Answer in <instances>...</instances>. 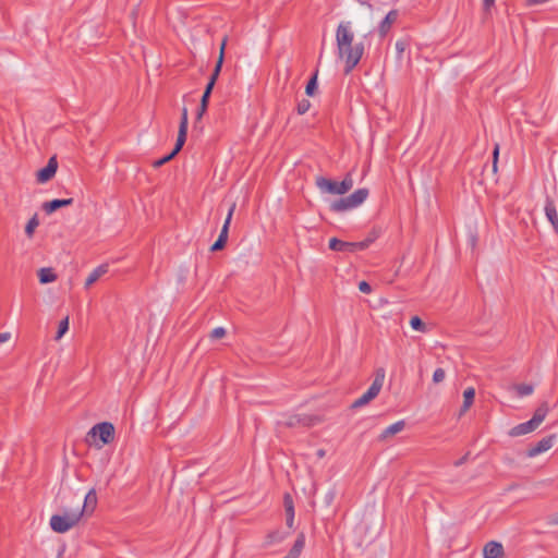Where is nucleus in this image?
I'll return each instance as SVG.
<instances>
[{
    "mask_svg": "<svg viewBox=\"0 0 558 558\" xmlns=\"http://www.w3.org/2000/svg\"><path fill=\"white\" fill-rule=\"evenodd\" d=\"M354 34L351 31L350 22H341L336 31V43L338 56L345 62L344 73L349 74L360 62L364 53V45H353Z\"/></svg>",
    "mask_w": 558,
    "mask_h": 558,
    "instance_id": "obj_1",
    "label": "nucleus"
},
{
    "mask_svg": "<svg viewBox=\"0 0 558 558\" xmlns=\"http://www.w3.org/2000/svg\"><path fill=\"white\" fill-rule=\"evenodd\" d=\"M187 124H189L187 108L183 107L182 112H181V119H180V125H179V132H178L175 145H174L173 149L168 155H166L162 158L157 159L153 162L154 168H159V167L163 166L165 163L172 160L179 154V151L182 149V147L186 141Z\"/></svg>",
    "mask_w": 558,
    "mask_h": 558,
    "instance_id": "obj_2",
    "label": "nucleus"
},
{
    "mask_svg": "<svg viewBox=\"0 0 558 558\" xmlns=\"http://www.w3.org/2000/svg\"><path fill=\"white\" fill-rule=\"evenodd\" d=\"M369 194L368 189L362 187L354 191L352 194H350L347 197H341L338 199H335L330 203V210L333 213H343L347 210H351L353 208L359 207L361 204L365 202Z\"/></svg>",
    "mask_w": 558,
    "mask_h": 558,
    "instance_id": "obj_3",
    "label": "nucleus"
},
{
    "mask_svg": "<svg viewBox=\"0 0 558 558\" xmlns=\"http://www.w3.org/2000/svg\"><path fill=\"white\" fill-rule=\"evenodd\" d=\"M369 194L368 189L362 187L354 191L352 194H350L347 197H341L338 199H335L330 203V210L333 213H343L347 210H351L353 208L359 207L361 204L365 202Z\"/></svg>",
    "mask_w": 558,
    "mask_h": 558,
    "instance_id": "obj_4",
    "label": "nucleus"
},
{
    "mask_svg": "<svg viewBox=\"0 0 558 558\" xmlns=\"http://www.w3.org/2000/svg\"><path fill=\"white\" fill-rule=\"evenodd\" d=\"M353 178L350 172L344 175L341 182H337L325 177L316 178V186L322 192L332 195H343L348 193L353 187Z\"/></svg>",
    "mask_w": 558,
    "mask_h": 558,
    "instance_id": "obj_5",
    "label": "nucleus"
},
{
    "mask_svg": "<svg viewBox=\"0 0 558 558\" xmlns=\"http://www.w3.org/2000/svg\"><path fill=\"white\" fill-rule=\"evenodd\" d=\"M82 519V512L65 508L62 514H53L50 518V526L57 533H65L74 527Z\"/></svg>",
    "mask_w": 558,
    "mask_h": 558,
    "instance_id": "obj_6",
    "label": "nucleus"
},
{
    "mask_svg": "<svg viewBox=\"0 0 558 558\" xmlns=\"http://www.w3.org/2000/svg\"><path fill=\"white\" fill-rule=\"evenodd\" d=\"M385 375H386L385 369L378 368L375 373V378H374L372 385L369 386V388L351 404V408L357 409V408L366 405L372 400H374L379 395V392L383 388Z\"/></svg>",
    "mask_w": 558,
    "mask_h": 558,
    "instance_id": "obj_7",
    "label": "nucleus"
},
{
    "mask_svg": "<svg viewBox=\"0 0 558 558\" xmlns=\"http://www.w3.org/2000/svg\"><path fill=\"white\" fill-rule=\"evenodd\" d=\"M114 426L110 422H101L96 425H94L90 430L87 433L88 437L95 438L99 437L101 445L99 447H102L105 445L111 444L114 439Z\"/></svg>",
    "mask_w": 558,
    "mask_h": 558,
    "instance_id": "obj_8",
    "label": "nucleus"
},
{
    "mask_svg": "<svg viewBox=\"0 0 558 558\" xmlns=\"http://www.w3.org/2000/svg\"><path fill=\"white\" fill-rule=\"evenodd\" d=\"M234 210H235V203H232L228 210V215H227L225 223L221 228L220 234H219L218 239L215 241V243L210 246L211 252H218V251H221L225 248L227 241H228L229 228H230V223H231V219H232Z\"/></svg>",
    "mask_w": 558,
    "mask_h": 558,
    "instance_id": "obj_9",
    "label": "nucleus"
},
{
    "mask_svg": "<svg viewBox=\"0 0 558 558\" xmlns=\"http://www.w3.org/2000/svg\"><path fill=\"white\" fill-rule=\"evenodd\" d=\"M234 210H235V203H232L228 210V215H227L225 223L221 228L220 234H219L218 239L215 241V243L210 246L211 252H218V251H221L225 248L227 241H228L229 228H230V223H231V219H232Z\"/></svg>",
    "mask_w": 558,
    "mask_h": 558,
    "instance_id": "obj_10",
    "label": "nucleus"
},
{
    "mask_svg": "<svg viewBox=\"0 0 558 558\" xmlns=\"http://www.w3.org/2000/svg\"><path fill=\"white\" fill-rule=\"evenodd\" d=\"M234 210H235V203H232L228 210V215H227L225 223L221 228L220 234H219L218 239L215 241V243L210 246L211 252H218V251H221L225 248L227 241H228L229 228H230V223H231V219H232Z\"/></svg>",
    "mask_w": 558,
    "mask_h": 558,
    "instance_id": "obj_11",
    "label": "nucleus"
},
{
    "mask_svg": "<svg viewBox=\"0 0 558 558\" xmlns=\"http://www.w3.org/2000/svg\"><path fill=\"white\" fill-rule=\"evenodd\" d=\"M234 210H235V203H232L228 210V215H227L225 223L221 228L220 234H219L218 239L215 241V243L210 246L211 252H218V251H221L225 248L227 241H228L229 228H230V223H231V219H232Z\"/></svg>",
    "mask_w": 558,
    "mask_h": 558,
    "instance_id": "obj_12",
    "label": "nucleus"
},
{
    "mask_svg": "<svg viewBox=\"0 0 558 558\" xmlns=\"http://www.w3.org/2000/svg\"><path fill=\"white\" fill-rule=\"evenodd\" d=\"M97 507V494L95 488L88 490L85 495L83 504L81 500H77V505L74 508L77 512H82V518L84 515H90Z\"/></svg>",
    "mask_w": 558,
    "mask_h": 558,
    "instance_id": "obj_13",
    "label": "nucleus"
},
{
    "mask_svg": "<svg viewBox=\"0 0 558 558\" xmlns=\"http://www.w3.org/2000/svg\"><path fill=\"white\" fill-rule=\"evenodd\" d=\"M58 169V161L56 156H52L49 158L47 165L37 171L36 173V180L38 183H46L49 180H51Z\"/></svg>",
    "mask_w": 558,
    "mask_h": 558,
    "instance_id": "obj_14",
    "label": "nucleus"
},
{
    "mask_svg": "<svg viewBox=\"0 0 558 558\" xmlns=\"http://www.w3.org/2000/svg\"><path fill=\"white\" fill-rule=\"evenodd\" d=\"M319 422V418L317 416L308 415V414H295L291 415L288 421L287 425L289 427H295V426H314L316 423Z\"/></svg>",
    "mask_w": 558,
    "mask_h": 558,
    "instance_id": "obj_15",
    "label": "nucleus"
},
{
    "mask_svg": "<svg viewBox=\"0 0 558 558\" xmlns=\"http://www.w3.org/2000/svg\"><path fill=\"white\" fill-rule=\"evenodd\" d=\"M555 438V435L542 438L536 445L529 448L526 452L527 457L533 458L549 450L554 446Z\"/></svg>",
    "mask_w": 558,
    "mask_h": 558,
    "instance_id": "obj_16",
    "label": "nucleus"
},
{
    "mask_svg": "<svg viewBox=\"0 0 558 558\" xmlns=\"http://www.w3.org/2000/svg\"><path fill=\"white\" fill-rule=\"evenodd\" d=\"M544 210L548 221L551 223L555 231L558 232L557 208L555 202L549 196H546Z\"/></svg>",
    "mask_w": 558,
    "mask_h": 558,
    "instance_id": "obj_17",
    "label": "nucleus"
},
{
    "mask_svg": "<svg viewBox=\"0 0 558 558\" xmlns=\"http://www.w3.org/2000/svg\"><path fill=\"white\" fill-rule=\"evenodd\" d=\"M484 558H504V547L499 542L490 541L483 549Z\"/></svg>",
    "mask_w": 558,
    "mask_h": 558,
    "instance_id": "obj_18",
    "label": "nucleus"
},
{
    "mask_svg": "<svg viewBox=\"0 0 558 558\" xmlns=\"http://www.w3.org/2000/svg\"><path fill=\"white\" fill-rule=\"evenodd\" d=\"M73 202H74L73 198H62V199L56 198V199H52V201H49V202H45L43 204V210L47 215H50V214H52L53 211L58 210L61 207H66V206L72 205Z\"/></svg>",
    "mask_w": 558,
    "mask_h": 558,
    "instance_id": "obj_19",
    "label": "nucleus"
},
{
    "mask_svg": "<svg viewBox=\"0 0 558 558\" xmlns=\"http://www.w3.org/2000/svg\"><path fill=\"white\" fill-rule=\"evenodd\" d=\"M398 16L399 13L397 10H391L387 13L378 27L380 37H385L389 33L391 25L397 21Z\"/></svg>",
    "mask_w": 558,
    "mask_h": 558,
    "instance_id": "obj_20",
    "label": "nucleus"
},
{
    "mask_svg": "<svg viewBox=\"0 0 558 558\" xmlns=\"http://www.w3.org/2000/svg\"><path fill=\"white\" fill-rule=\"evenodd\" d=\"M537 428L536 424L529 420L527 422L515 425L509 430V436L519 437L534 432Z\"/></svg>",
    "mask_w": 558,
    "mask_h": 558,
    "instance_id": "obj_21",
    "label": "nucleus"
},
{
    "mask_svg": "<svg viewBox=\"0 0 558 558\" xmlns=\"http://www.w3.org/2000/svg\"><path fill=\"white\" fill-rule=\"evenodd\" d=\"M404 427H405V422L403 420L398 421V422L391 424L390 426L386 427L379 435L378 440L385 441V440L393 437L398 433L402 432L404 429Z\"/></svg>",
    "mask_w": 558,
    "mask_h": 558,
    "instance_id": "obj_22",
    "label": "nucleus"
},
{
    "mask_svg": "<svg viewBox=\"0 0 558 558\" xmlns=\"http://www.w3.org/2000/svg\"><path fill=\"white\" fill-rule=\"evenodd\" d=\"M213 89H214L213 85L211 86L206 85L203 96L201 98L199 108H198L197 114H196L197 121H199L203 118L204 113L206 112V110L208 108L209 98L213 93Z\"/></svg>",
    "mask_w": 558,
    "mask_h": 558,
    "instance_id": "obj_23",
    "label": "nucleus"
},
{
    "mask_svg": "<svg viewBox=\"0 0 558 558\" xmlns=\"http://www.w3.org/2000/svg\"><path fill=\"white\" fill-rule=\"evenodd\" d=\"M108 272V265L102 264L96 267L89 276L86 278L85 288L88 289L92 284H94L101 276Z\"/></svg>",
    "mask_w": 558,
    "mask_h": 558,
    "instance_id": "obj_24",
    "label": "nucleus"
},
{
    "mask_svg": "<svg viewBox=\"0 0 558 558\" xmlns=\"http://www.w3.org/2000/svg\"><path fill=\"white\" fill-rule=\"evenodd\" d=\"M549 412V405H548V402L547 401H543L535 410L533 416H532V422L534 424H536V426L538 427L541 425V423L545 420L546 415L548 414Z\"/></svg>",
    "mask_w": 558,
    "mask_h": 558,
    "instance_id": "obj_25",
    "label": "nucleus"
},
{
    "mask_svg": "<svg viewBox=\"0 0 558 558\" xmlns=\"http://www.w3.org/2000/svg\"><path fill=\"white\" fill-rule=\"evenodd\" d=\"M328 246L335 252L351 253V242L342 241L338 238H331Z\"/></svg>",
    "mask_w": 558,
    "mask_h": 558,
    "instance_id": "obj_26",
    "label": "nucleus"
},
{
    "mask_svg": "<svg viewBox=\"0 0 558 558\" xmlns=\"http://www.w3.org/2000/svg\"><path fill=\"white\" fill-rule=\"evenodd\" d=\"M474 398H475V389L473 387H469L463 391V404H462L461 411H460L461 414L465 413L471 408V405L474 402Z\"/></svg>",
    "mask_w": 558,
    "mask_h": 558,
    "instance_id": "obj_27",
    "label": "nucleus"
},
{
    "mask_svg": "<svg viewBox=\"0 0 558 558\" xmlns=\"http://www.w3.org/2000/svg\"><path fill=\"white\" fill-rule=\"evenodd\" d=\"M376 234H369L366 239L360 242H351V253L364 251L375 241Z\"/></svg>",
    "mask_w": 558,
    "mask_h": 558,
    "instance_id": "obj_28",
    "label": "nucleus"
},
{
    "mask_svg": "<svg viewBox=\"0 0 558 558\" xmlns=\"http://www.w3.org/2000/svg\"><path fill=\"white\" fill-rule=\"evenodd\" d=\"M39 282L43 284L53 282L57 279V275L52 268H40L38 271Z\"/></svg>",
    "mask_w": 558,
    "mask_h": 558,
    "instance_id": "obj_29",
    "label": "nucleus"
},
{
    "mask_svg": "<svg viewBox=\"0 0 558 558\" xmlns=\"http://www.w3.org/2000/svg\"><path fill=\"white\" fill-rule=\"evenodd\" d=\"M305 545V536L303 533L299 534L292 548L290 549L291 557L299 558Z\"/></svg>",
    "mask_w": 558,
    "mask_h": 558,
    "instance_id": "obj_30",
    "label": "nucleus"
},
{
    "mask_svg": "<svg viewBox=\"0 0 558 558\" xmlns=\"http://www.w3.org/2000/svg\"><path fill=\"white\" fill-rule=\"evenodd\" d=\"M305 545V536L303 533L299 534L292 548L290 549L291 557L299 558Z\"/></svg>",
    "mask_w": 558,
    "mask_h": 558,
    "instance_id": "obj_31",
    "label": "nucleus"
},
{
    "mask_svg": "<svg viewBox=\"0 0 558 558\" xmlns=\"http://www.w3.org/2000/svg\"><path fill=\"white\" fill-rule=\"evenodd\" d=\"M223 60L225 59H222V53H219V57H218V60L216 62L215 69H214V71H213V73H211V75L209 77V81H208L207 85H209V86L213 85V87H215L217 78H218V76H219V74L221 72V69H222Z\"/></svg>",
    "mask_w": 558,
    "mask_h": 558,
    "instance_id": "obj_32",
    "label": "nucleus"
},
{
    "mask_svg": "<svg viewBox=\"0 0 558 558\" xmlns=\"http://www.w3.org/2000/svg\"><path fill=\"white\" fill-rule=\"evenodd\" d=\"M223 60L225 59H222V53H219V57H218V60L216 62L215 69H214V71H213V73H211V75L209 77V81H208L207 85H209V86L213 85V87H215L217 78H218V76H219V74L221 72V69H222Z\"/></svg>",
    "mask_w": 558,
    "mask_h": 558,
    "instance_id": "obj_33",
    "label": "nucleus"
},
{
    "mask_svg": "<svg viewBox=\"0 0 558 558\" xmlns=\"http://www.w3.org/2000/svg\"><path fill=\"white\" fill-rule=\"evenodd\" d=\"M287 537L286 534L279 532V531H272V532H269L267 535H266V542H265V545L266 546H269L271 544H275V543H280L282 542L284 538Z\"/></svg>",
    "mask_w": 558,
    "mask_h": 558,
    "instance_id": "obj_34",
    "label": "nucleus"
},
{
    "mask_svg": "<svg viewBox=\"0 0 558 558\" xmlns=\"http://www.w3.org/2000/svg\"><path fill=\"white\" fill-rule=\"evenodd\" d=\"M317 76L318 71L316 70L305 86V94L310 97L314 96L317 89Z\"/></svg>",
    "mask_w": 558,
    "mask_h": 558,
    "instance_id": "obj_35",
    "label": "nucleus"
},
{
    "mask_svg": "<svg viewBox=\"0 0 558 558\" xmlns=\"http://www.w3.org/2000/svg\"><path fill=\"white\" fill-rule=\"evenodd\" d=\"M514 390L519 397H526L533 393L534 386L530 384H518L514 386Z\"/></svg>",
    "mask_w": 558,
    "mask_h": 558,
    "instance_id": "obj_36",
    "label": "nucleus"
},
{
    "mask_svg": "<svg viewBox=\"0 0 558 558\" xmlns=\"http://www.w3.org/2000/svg\"><path fill=\"white\" fill-rule=\"evenodd\" d=\"M38 225H39V220H38L37 214H35L28 220V222L26 223V227H25V233H26L27 238H29V239L33 238L35 229L38 227Z\"/></svg>",
    "mask_w": 558,
    "mask_h": 558,
    "instance_id": "obj_37",
    "label": "nucleus"
},
{
    "mask_svg": "<svg viewBox=\"0 0 558 558\" xmlns=\"http://www.w3.org/2000/svg\"><path fill=\"white\" fill-rule=\"evenodd\" d=\"M283 507L287 515H294V502L292 496L287 493L283 496Z\"/></svg>",
    "mask_w": 558,
    "mask_h": 558,
    "instance_id": "obj_38",
    "label": "nucleus"
},
{
    "mask_svg": "<svg viewBox=\"0 0 558 558\" xmlns=\"http://www.w3.org/2000/svg\"><path fill=\"white\" fill-rule=\"evenodd\" d=\"M410 326L414 330H417V331H421V332H427L428 331V328H427L426 324L418 316H413L410 319Z\"/></svg>",
    "mask_w": 558,
    "mask_h": 558,
    "instance_id": "obj_39",
    "label": "nucleus"
},
{
    "mask_svg": "<svg viewBox=\"0 0 558 558\" xmlns=\"http://www.w3.org/2000/svg\"><path fill=\"white\" fill-rule=\"evenodd\" d=\"M68 330H69V316H66L62 320H60L58 331H57L54 339L56 340L61 339Z\"/></svg>",
    "mask_w": 558,
    "mask_h": 558,
    "instance_id": "obj_40",
    "label": "nucleus"
},
{
    "mask_svg": "<svg viewBox=\"0 0 558 558\" xmlns=\"http://www.w3.org/2000/svg\"><path fill=\"white\" fill-rule=\"evenodd\" d=\"M311 108V101L308 99H302L298 102L296 111L299 114L306 113Z\"/></svg>",
    "mask_w": 558,
    "mask_h": 558,
    "instance_id": "obj_41",
    "label": "nucleus"
},
{
    "mask_svg": "<svg viewBox=\"0 0 558 558\" xmlns=\"http://www.w3.org/2000/svg\"><path fill=\"white\" fill-rule=\"evenodd\" d=\"M445 377H446V372L444 368H436L434 374H433V381L434 384H440L441 381L445 380Z\"/></svg>",
    "mask_w": 558,
    "mask_h": 558,
    "instance_id": "obj_42",
    "label": "nucleus"
},
{
    "mask_svg": "<svg viewBox=\"0 0 558 558\" xmlns=\"http://www.w3.org/2000/svg\"><path fill=\"white\" fill-rule=\"evenodd\" d=\"M225 335H226L225 328L217 327V328L211 330L210 338L211 339H220V338L225 337Z\"/></svg>",
    "mask_w": 558,
    "mask_h": 558,
    "instance_id": "obj_43",
    "label": "nucleus"
},
{
    "mask_svg": "<svg viewBox=\"0 0 558 558\" xmlns=\"http://www.w3.org/2000/svg\"><path fill=\"white\" fill-rule=\"evenodd\" d=\"M498 156H499V145L496 144L493 151V171L497 172V163H498Z\"/></svg>",
    "mask_w": 558,
    "mask_h": 558,
    "instance_id": "obj_44",
    "label": "nucleus"
},
{
    "mask_svg": "<svg viewBox=\"0 0 558 558\" xmlns=\"http://www.w3.org/2000/svg\"><path fill=\"white\" fill-rule=\"evenodd\" d=\"M359 290L362 292V293H366V294H369L372 292V287L371 284L367 282V281H361L359 283Z\"/></svg>",
    "mask_w": 558,
    "mask_h": 558,
    "instance_id": "obj_45",
    "label": "nucleus"
},
{
    "mask_svg": "<svg viewBox=\"0 0 558 558\" xmlns=\"http://www.w3.org/2000/svg\"><path fill=\"white\" fill-rule=\"evenodd\" d=\"M469 456H470V452H466L463 457H461L459 460L454 461L453 465L454 466H461L462 464H464L468 459H469Z\"/></svg>",
    "mask_w": 558,
    "mask_h": 558,
    "instance_id": "obj_46",
    "label": "nucleus"
},
{
    "mask_svg": "<svg viewBox=\"0 0 558 558\" xmlns=\"http://www.w3.org/2000/svg\"><path fill=\"white\" fill-rule=\"evenodd\" d=\"M495 0H483V8L485 11H489L494 7Z\"/></svg>",
    "mask_w": 558,
    "mask_h": 558,
    "instance_id": "obj_47",
    "label": "nucleus"
},
{
    "mask_svg": "<svg viewBox=\"0 0 558 558\" xmlns=\"http://www.w3.org/2000/svg\"><path fill=\"white\" fill-rule=\"evenodd\" d=\"M227 40L228 38L225 37L220 44V51L219 53H222V59H225V50H226V46H227Z\"/></svg>",
    "mask_w": 558,
    "mask_h": 558,
    "instance_id": "obj_48",
    "label": "nucleus"
},
{
    "mask_svg": "<svg viewBox=\"0 0 558 558\" xmlns=\"http://www.w3.org/2000/svg\"><path fill=\"white\" fill-rule=\"evenodd\" d=\"M10 332H1L0 333V343L7 342L10 339Z\"/></svg>",
    "mask_w": 558,
    "mask_h": 558,
    "instance_id": "obj_49",
    "label": "nucleus"
},
{
    "mask_svg": "<svg viewBox=\"0 0 558 558\" xmlns=\"http://www.w3.org/2000/svg\"><path fill=\"white\" fill-rule=\"evenodd\" d=\"M287 525L289 529H293L294 523V515H287L286 517Z\"/></svg>",
    "mask_w": 558,
    "mask_h": 558,
    "instance_id": "obj_50",
    "label": "nucleus"
},
{
    "mask_svg": "<svg viewBox=\"0 0 558 558\" xmlns=\"http://www.w3.org/2000/svg\"><path fill=\"white\" fill-rule=\"evenodd\" d=\"M549 523L558 525V513L550 518Z\"/></svg>",
    "mask_w": 558,
    "mask_h": 558,
    "instance_id": "obj_51",
    "label": "nucleus"
},
{
    "mask_svg": "<svg viewBox=\"0 0 558 558\" xmlns=\"http://www.w3.org/2000/svg\"><path fill=\"white\" fill-rule=\"evenodd\" d=\"M325 453H326V452H325V450H324V449H319V450H317V457H318V458H324V457H325Z\"/></svg>",
    "mask_w": 558,
    "mask_h": 558,
    "instance_id": "obj_52",
    "label": "nucleus"
},
{
    "mask_svg": "<svg viewBox=\"0 0 558 558\" xmlns=\"http://www.w3.org/2000/svg\"><path fill=\"white\" fill-rule=\"evenodd\" d=\"M283 558H294V557H291V554L289 553L287 556H284Z\"/></svg>",
    "mask_w": 558,
    "mask_h": 558,
    "instance_id": "obj_53",
    "label": "nucleus"
}]
</instances>
